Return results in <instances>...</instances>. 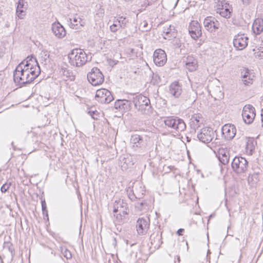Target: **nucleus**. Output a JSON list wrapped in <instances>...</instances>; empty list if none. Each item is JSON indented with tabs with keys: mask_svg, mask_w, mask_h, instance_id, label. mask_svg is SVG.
<instances>
[{
	"mask_svg": "<svg viewBox=\"0 0 263 263\" xmlns=\"http://www.w3.org/2000/svg\"><path fill=\"white\" fill-rule=\"evenodd\" d=\"M70 24V27L73 29H79V26H83V22L82 19L77 15L73 16L72 18H69Z\"/></svg>",
	"mask_w": 263,
	"mask_h": 263,
	"instance_id": "25",
	"label": "nucleus"
},
{
	"mask_svg": "<svg viewBox=\"0 0 263 263\" xmlns=\"http://www.w3.org/2000/svg\"><path fill=\"white\" fill-rule=\"evenodd\" d=\"M135 208L140 211L145 212L148 208V204L145 200L139 201L136 203Z\"/></svg>",
	"mask_w": 263,
	"mask_h": 263,
	"instance_id": "33",
	"label": "nucleus"
},
{
	"mask_svg": "<svg viewBox=\"0 0 263 263\" xmlns=\"http://www.w3.org/2000/svg\"><path fill=\"white\" fill-rule=\"evenodd\" d=\"M225 5L226 6L221 8L219 10H218L217 13H219L221 16L223 17L229 18L231 16L232 8L229 3Z\"/></svg>",
	"mask_w": 263,
	"mask_h": 263,
	"instance_id": "24",
	"label": "nucleus"
},
{
	"mask_svg": "<svg viewBox=\"0 0 263 263\" xmlns=\"http://www.w3.org/2000/svg\"><path fill=\"white\" fill-rule=\"evenodd\" d=\"M186 68L190 71H194L197 67V61L192 57H188L186 61Z\"/></svg>",
	"mask_w": 263,
	"mask_h": 263,
	"instance_id": "28",
	"label": "nucleus"
},
{
	"mask_svg": "<svg viewBox=\"0 0 263 263\" xmlns=\"http://www.w3.org/2000/svg\"><path fill=\"white\" fill-rule=\"evenodd\" d=\"M25 9L24 7V1L19 0L16 8V14L20 18H23L25 15Z\"/></svg>",
	"mask_w": 263,
	"mask_h": 263,
	"instance_id": "27",
	"label": "nucleus"
},
{
	"mask_svg": "<svg viewBox=\"0 0 263 263\" xmlns=\"http://www.w3.org/2000/svg\"><path fill=\"white\" fill-rule=\"evenodd\" d=\"M150 225V220L148 218H140L137 220L136 228L139 235H145Z\"/></svg>",
	"mask_w": 263,
	"mask_h": 263,
	"instance_id": "12",
	"label": "nucleus"
},
{
	"mask_svg": "<svg viewBox=\"0 0 263 263\" xmlns=\"http://www.w3.org/2000/svg\"><path fill=\"white\" fill-rule=\"evenodd\" d=\"M120 28L117 23H114L110 26V30L112 32H116Z\"/></svg>",
	"mask_w": 263,
	"mask_h": 263,
	"instance_id": "42",
	"label": "nucleus"
},
{
	"mask_svg": "<svg viewBox=\"0 0 263 263\" xmlns=\"http://www.w3.org/2000/svg\"><path fill=\"white\" fill-rule=\"evenodd\" d=\"M147 25V23L146 22L145 23L144 25V27H146V26Z\"/></svg>",
	"mask_w": 263,
	"mask_h": 263,
	"instance_id": "53",
	"label": "nucleus"
},
{
	"mask_svg": "<svg viewBox=\"0 0 263 263\" xmlns=\"http://www.w3.org/2000/svg\"><path fill=\"white\" fill-rule=\"evenodd\" d=\"M88 114L95 120H97L99 118V114L97 110H89Z\"/></svg>",
	"mask_w": 263,
	"mask_h": 263,
	"instance_id": "40",
	"label": "nucleus"
},
{
	"mask_svg": "<svg viewBox=\"0 0 263 263\" xmlns=\"http://www.w3.org/2000/svg\"><path fill=\"white\" fill-rule=\"evenodd\" d=\"M244 71H245L244 73L243 74L242 73V74H241L242 79H247L248 78V77L249 76V74H251L250 73V71L248 69H245V70H244ZM242 73H243V72H242Z\"/></svg>",
	"mask_w": 263,
	"mask_h": 263,
	"instance_id": "44",
	"label": "nucleus"
},
{
	"mask_svg": "<svg viewBox=\"0 0 263 263\" xmlns=\"http://www.w3.org/2000/svg\"><path fill=\"white\" fill-rule=\"evenodd\" d=\"M182 92L181 86L178 82L171 84L170 86V93L175 98H178Z\"/></svg>",
	"mask_w": 263,
	"mask_h": 263,
	"instance_id": "23",
	"label": "nucleus"
},
{
	"mask_svg": "<svg viewBox=\"0 0 263 263\" xmlns=\"http://www.w3.org/2000/svg\"><path fill=\"white\" fill-rule=\"evenodd\" d=\"M88 81L93 86H98L101 85L104 82V76L97 67H93L91 69V71L87 74Z\"/></svg>",
	"mask_w": 263,
	"mask_h": 263,
	"instance_id": "7",
	"label": "nucleus"
},
{
	"mask_svg": "<svg viewBox=\"0 0 263 263\" xmlns=\"http://www.w3.org/2000/svg\"><path fill=\"white\" fill-rule=\"evenodd\" d=\"M130 141L133 144V147L141 148L144 147L146 145V140L144 137L138 134L132 135Z\"/></svg>",
	"mask_w": 263,
	"mask_h": 263,
	"instance_id": "20",
	"label": "nucleus"
},
{
	"mask_svg": "<svg viewBox=\"0 0 263 263\" xmlns=\"http://www.w3.org/2000/svg\"><path fill=\"white\" fill-rule=\"evenodd\" d=\"M153 61L154 63L158 66H163L167 61L166 54L165 51L161 49L155 51L153 55Z\"/></svg>",
	"mask_w": 263,
	"mask_h": 263,
	"instance_id": "14",
	"label": "nucleus"
},
{
	"mask_svg": "<svg viewBox=\"0 0 263 263\" xmlns=\"http://www.w3.org/2000/svg\"><path fill=\"white\" fill-rule=\"evenodd\" d=\"M127 192L129 198L133 200L135 199H140L145 193V190L142 183L137 181L134 183L132 189H128Z\"/></svg>",
	"mask_w": 263,
	"mask_h": 263,
	"instance_id": "8",
	"label": "nucleus"
},
{
	"mask_svg": "<svg viewBox=\"0 0 263 263\" xmlns=\"http://www.w3.org/2000/svg\"><path fill=\"white\" fill-rule=\"evenodd\" d=\"M203 121L199 115L195 114L193 115L190 119V126L191 128L195 131L198 128L200 127Z\"/></svg>",
	"mask_w": 263,
	"mask_h": 263,
	"instance_id": "22",
	"label": "nucleus"
},
{
	"mask_svg": "<svg viewBox=\"0 0 263 263\" xmlns=\"http://www.w3.org/2000/svg\"><path fill=\"white\" fill-rule=\"evenodd\" d=\"M215 8H216V12H218V10H219L221 8L226 6L225 4H228V3L226 2V0H215Z\"/></svg>",
	"mask_w": 263,
	"mask_h": 263,
	"instance_id": "37",
	"label": "nucleus"
},
{
	"mask_svg": "<svg viewBox=\"0 0 263 263\" xmlns=\"http://www.w3.org/2000/svg\"><path fill=\"white\" fill-rule=\"evenodd\" d=\"M151 243V247H153L154 249H159L161 246L162 241H161V234H160L159 231L157 229L149 237Z\"/></svg>",
	"mask_w": 263,
	"mask_h": 263,
	"instance_id": "18",
	"label": "nucleus"
},
{
	"mask_svg": "<svg viewBox=\"0 0 263 263\" xmlns=\"http://www.w3.org/2000/svg\"><path fill=\"white\" fill-rule=\"evenodd\" d=\"M127 98V99H125L124 102H123L122 111L126 112L129 110L131 108L132 99H129L128 97Z\"/></svg>",
	"mask_w": 263,
	"mask_h": 263,
	"instance_id": "35",
	"label": "nucleus"
},
{
	"mask_svg": "<svg viewBox=\"0 0 263 263\" xmlns=\"http://www.w3.org/2000/svg\"><path fill=\"white\" fill-rule=\"evenodd\" d=\"M10 185H11L10 183L9 184H7V183L4 184L1 188V190L2 192H3V193L6 192L9 190Z\"/></svg>",
	"mask_w": 263,
	"mask_h": 263,
	"instance_id": "43",
	"label": "nucleus"
},
{
	"mask_svg": "<svg viewBox=\"0 0 263 263\" xmlns=\"http://www.w3.org/2000/svg\"><path fill=\"white\" fill-rule=\"evenodd\" d=\"M41 204H42V211L43 210H47V206H46V202H45V200H42Z\"/></svg>",
	"mask_w": 263,
	"mask_h": 263,
	"instance_id": "45",
	"label": "nucleus"
},
{
	"mask_svg": "<svg viewBox=\"0 0 263 263\" xmlns=\"http://www.w3.org/2000/svg\"><path fill=\"white\" fill-rule=\"evenodd\" d=\"M186 138H187V142H190V141H191V139H190V138H189L188 137H186Z\"/></svg>",
	"mask_w": 263,
	"mask_h": 263,
	"instance_id": "52",
	"label": "nucleus"
},
{
	"mask_svg": "<svg viewBox=\"0 0 263 263\" xmlns=\"http://www.w3.org/2000/svg\"><path fill=\"white\" fill-rule=\"evenodd\" d=\"M261 121L263 122V108L261 109Z\"/></svg>",
	"mask_w": 263,
	"mask_h": 263,
	"instance_id": "50",
	"label": "nucleus"
},
{
	"mask_svg": "<svg viewBox=\"0 0 263 263\" xmlns=\"http://www.w3.org/2000/svg\"><path fill=\"white\" fill-rule=\"evenodd\" d=\"M44 59L46 60L47 58L49 57V54L46 52H44Z\"/></svg>",
	"mask_w": 263,
	"mask_h": 263,
	"instance_id": "49",
	"label": "nucleus"
},
{
	"mask_svg": "<svg viewBox=\"0 0 263 263\" xmlns=\"http://www.w3.org/2000/svg\"><path fill=\"white\" fill-rule=\"evenodd\" d=\"M125 99L118 100L115 103V108L121 111L122 110L123 102H124Z\"/></svg>",
	"mask_w": 263,
	"mask_h": 263,
	"instance_id": "38",
	"label": "nucleus"
},
{
	"mask_svg": "<svg viewBox=\"0 0 263 263\" xmlns=\"http://www.w3.org/2000/svg\"><path fill=\"white\" fill-rule=\"evenodd\" d=\"M215 136V132L211 127H205L200 129L197 137L199 140L204 143L212 141Z\"/></svg>",
	"mask_w": 263,
	"mask_h": 263,
	"instance_id": "9",
	"label": "nucleus"
},
{
	"mask_svg": "<svg viewBox=\"0 0 263 263\" xmlns=\"http://www.w3.org/2000/svg\"><path fill=\"white\" fill-rule=\"evenodd\" d=\"M248 37L245 34H238L235 36L233 40L234 46L237 50H242L248 45Z\"/></svg>",
	"mask_w": 263,
	"mask_h": 263,
	"instance_id": "16",
	"label": "nucleus"
},
{
	"mask_svg": "<svg viewBox=\"0 0 263 263\" xmlns=\"http://www.w3.org/2000/svg\"><path fill=\"white\" fill-rule=\"evenodd\" d=\"M253 76L252 74H249V76L248 77L247 79H242V81L243 84L246 85H249L250 84L252 83V79Z\"/></svg>",
	"mask_w": 263,
	"mask_h": 263,
	"instance_id": "41",
	"label": "nucleus"
},
{
	"mask_svg": "<svg viewBox=\"0 0 263 263\" xmlns=\"http://www.w3.org/2000/svg\"><path fill=\"white\" fill-rule=\"evenodd\" d=\"M164 123L166 126L176 130L178 133L184 131L186 128V124L184 121L178 117H167L164 119Z\"/></svg>",
	"mask_w": 263,
	"mask_h": 263,
	"instance_id": "5",
	"label": "nucleus"
},
{
	"mask_svg": "<svg viewBox=\"0 0 263 263\" xmlns=\"http://www.w3.org/2000/svg\"><path fill=\"white\" fill-rule=\"evenodd\" d=\"M183 101L192 103L195 101L194 93L192 91L184 93L181 97Z\"/></svg>",
	"mask_w": 263,
	"mask_h": 263,
	"instance_id": "31",
	"label": "nucleus"
},
{
	"mask_svg": "<svg viewBox=\"0 0 263 263\" xmlns=\"http://www.w3.org/2000/svg\"><path fill=\"white\" fill-rule=\"evenodd\" d=\"M219 160L220 162L224 165L228 163L229 161V153L222 150L219 152Z\"/></svg>",
	"mask_w": 263,
	"mask_h": 263,
	"instance_id": "29",
	"label": "nucleus"
},
{
	"mask_svg": "<svg viewBox=\"0 0 263 263\" xmlns=\"http://www.w3.org/2000/svg\"><path fill=\"white\" fill-rule=\"evenodd\" d=\"M128 204L123 199H119L114 202L113 212L119 222H122L125 219L126 215L128 214Z\"/></svg>",
	"mask_w": 263,
	"mask_h": 263,
	"instance_id": "4",
	"label": "nucleus"
},
{
	"mask_svg": "<svg viewBox=\"0 0 263 263\" xmlns=\"http://www.w3.org/2000/svg\"><path fill=\"white\" fill-rule=\"evenodd\" d=\"M189 32L192 38L194 40H197L201 35V27L197 21H192L189 27Z\"/></svg>",
	"mask_w": 263,
	"mask_h": 263,
	"instance_id": "15",
	"label": "nucleus"
},
{
	"mask_svg": "<svg viewBox=\"0 0 263 263\" xmlns=\"http://www.w3.org/2000/svg\"><path fill=\"white\" fill-rule=\"evenodd\" d=\"M42 212H43V215L44 216L46 215L47 217H48L47 210H43Z\"/></svg>",
	"mask_w": 263,
	"mask_h": 263,
	"instance_id": "48",
	"label": "nucleus"
},
{
	"mask_svg": "<svg viewBox=\"0 0 263 263\" xmlns=\"http://www.w3.org/2000/svg\"><path fill=\"white\" fill-rule=\"evenodd\" d=\"M51 29L53 34L59 39H62L66 35V30L59 22L53 23Z\"/></svg>",
	"mask_w": 263,
	"mask_h": 263,
	"instance_id": "19",
	"label": "nucleus"
},
{
	"mask_svg": "<svg viewBox=\"0 0 263 263\" xmlns=\"http://www.w3.org/2000/svg\"><path fill=\"white\" fill-rule=\"evenodd\" d=\"M255 108L250 104L246 105L242 109V117L244 122L248 124L252 123L255 117Z\"/></svg>",
	"mask_w": 263,
	"mask_h": 263,
	"instance_id": "10",
	"label": "nucleus"
},
{
	"mask_svg": "<svg viewBox=\"0 0 263 263\" xmlns=\"http://www.w3.org/2000/svg\"><path fill=\"white\" fill-rule=\"evenodd\" d=\"M41 69L36 59L27 57L21 62L13 72V80L20 87L30 84L40 74Z\"/></svg>",
	"mask_w": 263,
	"mask_h": 263,
	"instance_id": "1",
	"label": "nucleus"
},
{
	"mask_svg": "<svg viewBox=\"0 0 263 263\" xmlns=\"http://www.w3.org/2000/svg\"><path fill=\"white\" fill-rule=\"evenodd\" d=\"M243 5L245 6H247L249 5L251 2V0H241Z\"/></svg>",
	"mask_w": 263,
	"mask_h": 263,
	"instance_id": "46",
	"label": "nucleus"
},
{
	"mask_svg": "<svg viewBox=\"0 0 263 263\" xmlns=\"http://www.w3.org/2000/svg\"><path fill=\"white\" fill-rule=\"evenodd\" d=\"M233 170L237 174L245 173L248 168V162L242 157H235L231 163Z\"/></svg>",
	"mask_w": 263,
	"mask_h": 263,
	"instance_id": "6",
	"label": "nucleus"
},
{
	"mask_svg": "<svg viewBox=\"0 0 263 263\" xmlns=\"http://www.w3.org/2000/svg\"><path fill=\"white\" fill-rule=\"evenodd\" d=\"M128 98L132 99L135 108L142 114L147 116L152 114L153 109L147 97L141 94H133L128 96Z\"/></svg>",
	"mask_w": 263,
	"mask_h": 263,
	"instance_id": "2",
	"label": "nucleus"
},
{
	"mask_svg": "<svg viewBox=\"0 0 263 263\" xmlns=\"http://www.w3.org/2000/svg\"><path fill=\"white\" fill-rule=\"evenodd\" d=\"M4 248L7 249L11 253V260H12L15 256L14 249L13 247V245L10 241H5L4 243Z\"/></svg>",
	"mask_w": 263,
	"mask_h": 263,
	"instance_id": "34",
	"label": "nucleus"
},
{
	"mask_svg": "<svg viewBox=\"0 0 263 263\" xmlns=\"http://www.w3.org/2000/svg\"><path fill=\"white\" fill-rule=\"evenodd\" d=\"M163 37L166 40H170L172 37H176L177 31L175 27L172 25H166L163 27Z\"/></svg>",
	"mask_w": 263,
	"mask_h": 263,
	"instance_id": "21",
	"label": "nucleus"
},
{
	"mask_svg": "<svg viewBox=\"0 0 263 263\" xmlns=\"http://www.w3.org/2000/svg\"><path fill=\"white\" fill-rule=\"evenodd\" d=\"M203 24L205 28L211 32L215 31L220 27V24L218 21L212 16H208L204 18Z\"/></svg>",
	"mask_w": 263,
	"mask_h": 263,
	"instance_id": "17",
	"label": "nucleus"
},
{
	"mask_svg": "<svg viewBox=\"0 0 263 263\" xmlns=\"http://www.w3.org/2000/svg\"><path fill=\"white\" fill-rule=\"evenodd\" d=\"M222 135L227 140H231L234 138L236 133V129L233 124H226L221 129Z\"/></svg>",
	"mask_w": 263,
	"mask_h": 263,
	"instance_id": "13",
	"label": "nucleus"
},
{
	"mask_svg": "<svg viewBox=\"0 0 263 263\" xmlns=\"http://www.w3.org/2000/svg\"><path fill=\"white\" fill-rule=\"evenodd\" d=\"M114 22L119 23V27L123 29L127 27L129 23L128 20L123 16H119Z\"/></svg>",
	"mask_w": 263,
	"mask_h": 263,
	"instance_id": "30",
	"label": "nucleus"
},
{
	"mask_svg": "<svg viewBox=\"0 0 263 263\" xmlns=\"http://www.w3.org/2000/svg\"><path fill=\"white\" fill-rule=\"evenodd\" d=\"M256 142L254 141L253 139H249L248 140L246 144V150L247 153L250 155H252L255 149V144Z\"/></svg>",
	"mask_w": 263,
	"mask_h": 263,
	"instance_id": "32",
	"label": "nucleus"
},
{
	"mask_svg": "<svg viewBox=\"0 0 263 263\" xmlns=\"http://www.w3.org/2000/svg\"><path fill=\"white\" fill-rule=\"evenodd\" d=\"M95 98L101 103H109L114 100L111 92L105 88L98 90L96 91Z\"/></svg>",
	"mask_w": 263,
	"mask_h": 263,
	"instance_id": "11",
	"label": "nucleus"
},
{
	"mask_svg": "<svg viewBox=\"0 0 263 263\" xmlns=\"http://www.w3.org/2000/svg\"><path fill=\"white\" fill-rule=\"evenodd\" d=\"M252 29L255 34H260L263 31V20L259 18L256 19L253 24Z\"/></svg>",
	"mask_w": 263,
	"mask_h": 263,
	"instance_id": "26",
	"label": "nucleus"
},
{
	"mask_svg": "<svg viewBox=\"0 0 263 263\" xmlns=\"http://www.w3.org/2000/svg\"><path fill=\"white\" fill-rule=\"evenodd\" d=\"M119 161L121 167L125 168H126L130 163L129 158L126 157L125 156H121Z\"/></svg>",
	"mask_w": 263,
	"mask_h": 263,
	"instance_id": "36",
	"label": "nucleus"
},
{
	"mask_svg": "<svg viewBox=\"0 0 263 263\" xmlns=\"http://www.w3.org/2000/svg\"><path fill=\"white\" fill-rule=\"evenodd\" d=\"M62 253L64 256L67 259L71 258L72 255L70 251L66 248H64L62 250Z\"/></svg>",
	"mask_w": 263,
	"mask_h": 263,
	"instance_id": "39",
	"label": "nucleus"
},
{
	"mask_svg": "<svg viewBox=\"0 0 263 263\" xmlns=\"http://www.w3.org/2000/svg\"><path fill=\"white\" fill-rule=\"evenodd\" d=\"M0 260L1 263H4L2 257L0 256Z\"/></svg>",
	"mask_w": 263,
	"mask_h": 263,
	"instance_id": "51",
	"label": "nucleus"
},
{
	"mask_svg": "<svg viewBox=\"0 0 263 263\" xmlns=\"http://www.w3.org/2000/svg\"><path fill=\"white\" fill-rule=\"evenodd\" d=\"M69 63L76 67H80L84 65L88 61L86 53L84 50L76 48L68 54Z\"/></svg>",
	"mask_w": 263,
	"mask_h": 263,
	"instance_id": "3",
	"label": "nucleus"
},
{
	"mask_svg": "<svg viewBox=\"0 0 263 263\" xmlns=\"http://www.w3.org/2000/svg\"><path fill=\"white\" fill-rule=\"evenodd\" d=\"M114 23H117V25H119V23H118V22H114ZM118 26L119 27V25H118Z\"/></svg>",
	"mask_w": 263,
	"mask_h": 263,
	"instance_id": "54",
	"label": "nucleus"
},
{
	"mask_svg": "<svg viewBox=\"0 0 263 263\" xmlns=\"http://www.w3.org/2000/svg\"><path fill=\"white\" fill-rule=\"evenodd\" d=\"M184 231V230L183 229H179L177 232V234L179 235V236H181V235H182V232H183Z\"/></svg>",
	"mask_w": 263,
	"mask_h": 263,
	"instance_id": "47",
	"label": "nucleus"
}]
</instances>
